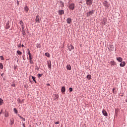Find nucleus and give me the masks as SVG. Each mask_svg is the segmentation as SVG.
Returning <instances> with one entry per match:
<instances>
[{"mask_svg":"<svg viewBox=\"0 0 127 127\" xmlns=\"http://www.w3.org/2000/svg\"><path fill=\"white\" fill-rule=\"evenodd\" d=\"M103 5H104L105 7H109V6H110L109 3L107 1H104L103 2Z\"/></svg>","mask_w":127,"mask_h":127,"instance_id":"20e7f679","label":"nucleus"},{"mask_svg":"<svg viewBox=\"0 0 127 127\" xmlns=\"http://www.w3.org/2000/svg\"><path fill=\"white\" fill-rule=\"evenodd\" d=\"M43 75V74H39H39L37 75V76H38V78H40V77H41Z\"/></svg>","mask_w":127,"mask_h":127,"instance_id":"72a5a7b5","label":"nucleus"},{"mask_svg":"<svg viewBox=\"0 0 127 127\" xmlns=\"http://www.w3.org/2000/svg\"><path fill=\"white\" fill-rule=\"evenodd\" d=\"M47 63H48V67L50 68V69H51V67H52L51 61H48L47 62Z\"/></svg>","mask_w":127,"mask_h":127,"instance_id":"9b49d317","label":"nucleus"},{"mask_svg":"<svg viewBox=\"0 0 127 127\" xmlns=\"http://www.w3.org/2000/svg\"><path fill=\"white\" fill-rule=\"evenodd\" d=\"M113 92L114 94H115V92H116V89L113 88Z\"/></svg>","mask_w":127,"mask_h":127,"instance_id":"ea45409f","label":"nucleus"},{"mask_svg":"<svg viewBox=\"0 0 127 127\" xmlns=\"http://www.w3.org/2000/svg\"><path fill=\"white\" fill-rule=\"evenodd\" d=\"M4 116L6 118H7V117H8V112H5V114H4Z\"/></svg>","mask_w":127,"mask_h":127,"instance_id":"bb28decb","label":"nucleus"},{"mask_svg":"<svg viewBox=\"0 0 127 127\" xmlns=\"http://www.w3.org/2000/svg\"><path fill=\"white\" fill-rule=\"evenodd\" d=\"M19 23L22 27V29H24V23H23V21H22V20H21L20 21Z\"/></svg>","mask_w":127,"mask_h":127,"instance_id":"423d86ee","label":"nucleus"},{"mask_svg":"<svg viewBox=\"0 0 127 127\" xmlns=\"http://www.w3.org/2000/svg\"><path fill=\"white\" fill-rule=\"evenodd\" d=\"M23 127H25V125L24 124H23Z\"/></svg>","mask_w":127,"mask_h":127,"instance_id":"c03bdc74","label":"nucleus"},{"mask_svg":"<svg viewBox=\"0 0 127 127\" xmlns=\"http://www.w3.org/2000/svg\"><path fill=\"white\" fill-rule=\"evenodd\" d=\"M6 28H7V29L9 28V23H7L6 24Z\"/></svg>","mask_w":127,"mask_h":127,"instance_id":"473e14b6","label":"nucleus"},{"mask_svg":"<svg viewBox=\"0 0 127 127\" xmlns=\"http://www.w3.org/2000/svg\"><path fill=\"white\" fill-rule=\"evenodd\" d=\"M14 112L15 114H17L18 112L17 111V109L16 108H14Z\"/></svg>","mask_w":127,"mask_h":127,"instance_id":"c756f323","label":"nucleus"},{"mask_svg":"<svg viewBox=\"0 0 127 127\" xmlns=\"http://www.w3.org/2000/svg\"><path fill=\"white\" fill-rule=\"evenodd\" d=\"M22 47H24V45H22Z\"/></svg>","mask_w":127,"mask_h":127,"instance_id":"a18cd8bd","label":"nucleus"},{"mask_svg":"<svg viewBox=\"0 0 127 127\" xmlns=\"http://www.w3.org/2000/svg\"><path fill=\"white\" fill-rule=\"evenodd\" d=\"M24 10L26 11V12H27L28 10H29V8H28V7H27V6H26L24 8Z\"/></svg>","mask_w":127,"mask_h":127,"instance_id":"f3484780","label":"nucleus"},{"mask_svg":"<svg viewBox=\"0 0 127 127\" xmlns=\"http://www.w3.org/2000/svg\"><path fill=\"white\" fill-rule=\"evenodd\" d=\"M45 55L47 56V57H48L49 58H50V54L46 53H45Z\"/></svg>","mask_w":127,"mask_h":127,"instance_id":"a878e982","label":"nucleus"},{"mask_svg":"<svg viewBox=\"0 0 127 127\" xmlns=\"http://www.w3.org/2000/svg\"><path fill=\"white\" fill-rule=\"evenodd\" d=\"M41 18L39 17V15H37L35 19V21L37 23H40Z\"/></svg>","mask_w":127,"mask_h":127,"instance_id":"f257e3e1","label":"nucleus"},{"mask_svg":"<svg viewBox=\"0 0 127 127\" xmlns=\"http://www.w3.org/2000/svg\"><path fill=\"white\" fill-rule=\"evenodd\" d=\"M106 22H107V18H104L101 22V23L102 24H103V25H105L106 24Z\"/></svg>","mask_w":127,"mask_h":127,"instance_id":"0eeeda50","label":"nucleus"},{"mask_svg":"<svg viewBox=\"0 0 127 127\" xmlns=\"http://www.w3.org/2000/svg\"><path fill=\"white\" fill-rule=\"evenodd\" d=\"M60 4H61V7H64V2H63V1H61L60 2Z\"/></svg>","mask_w":127,"mask_h":127,"instance_id":"aec40b11","label":"nucleus"},{"mask_svg":"<svg viewBox=\"0 0 127 127\" xmlns=\"http://www.w3.org/2000/svg\"><path fill=\"white\" fill-rule=\"evenodd\" d=\"M67 23H68V24H70L71 22H72V19L70 18H68L66 19Z\"/></svg>","mask_w":127,"mask_h":127,"instance_id":"ddd939ff","label":"nucleus"},{"mask_svg":"<svg viewBox=\"0 0 127 127\" xmlns=\"http://www.w3.org/2000/svg\"><path fill=\"white\" fill-rule=\"evenodd\" d=\"M66 68L67 69V70H71V65L70 64L67 65L66 66Z\"/></svg>","mask_w":127,"mask_h":127,"instance_id":"b1692460","label":"nucleus"},{"mask_svg":"<svg viewBox=\"0 0 127 127\" xmlns=\"http://www.w3.org/2000/svg\"><path fill=\"white\" fill-rule=\"evenodd\" d=\"M110 64H111V66H115V65H117V63H116L114 61H112L110 62Z\"/></svg>","mask_w":127,"mask_h":127,"instance_id":"9d476101","label":"nucleus"},{"mask_svg":"<svg viewBox=\"0 0 127 127\" xmlns=\"http://www.w3.org/2000/svg\"><path fill=\"white\" fill-rule=\"evenodd\" d=\"M47 86H50V84H49V83H48V84H47Z\"/></svg>","mask_w":127,"mask_h":127,"instance_id":"49530a36","label":"nucleus"},{"mask_svg":"<svg viewBox=\"0 0 127 127\" xmlns=\"http://www.w3.org/2000/svg\"><path fill=\"white\" fill-rule=\"evenodd\" d=\"M14 124V120L13 119H11L10 120V125H12Z\"/></svg>","mask_w":127,"mask_h":127,"instance_id":"412c9836","label":"nucleus"},{"mask_svg":"<svg viewBox=\"0 0 127 127\" xmlns=\"http://www.w3.org/2000/svg\"><path fill=\"white\" fill-rule=\"evenodd\" d=\"M102 114L103 116H105V117H108V113H107V111H106V110H103L102 111Z\"/></svg>","mask_w":127,"mask_h":127,"instance_id":"1a4fd4ad","label":"nucleus"},{"mask_svg":"<svg viewBox=\"0 0 127 127\" xmlns=\"http://www.w3.org/2000/svg\"><path fill=\"white\" fill-rule=\"evenodd\" d=\"M17 101H18V102H19V103H22V101H20V99H18Z\"/></svg>","mask_w":127,"mask_h":127,"instance_id":"58836bf2","label":"nucleus"},{"mask_svg":"<svg viewBox=\"0 0 127 127\" xmlns=\"http://www.w3.org/2000/svg\"><path fill=\"white\" fill-rule=\"evenodd\" d=\"M2 114V110H1V112H0V115H1Z\"/></svg>","mask_w":127,"mask_h":127,"instance_id":"37998d69","label":"nucleus"},{"mask_svg":"<svg viewBox=\"0 0 127 127\" xmlns=\"http://www.w3.org/2000/svg\"><path fill=\"white\" fill-rule=\"evenodd\" d=\"M18 47H21V44H19Z\"/></svg>","mask_w":127,"mask_h":127,"instance_id":"79ce46f5","label":"nucleus"},{"mask_svg":"<svg viewBox=\"0 0 127 127\" xmlns=\"http://www.w3.org/2000/svg\"><path fill=\"white\" fill-rule=\"evenodd\" d=\"M0 69H3V65L2 64L0 63Z\"/></svg>","mask_w":127,"mask_h":127,"instance_id":"c85d7f7f","label":"nucleus"},{"mask_svg":"<svg viewBox=\"0 0 127 127\" xmlns=\"http://www.w3.org/2000/svg\"><path fill=\"white\" fill-rule=\"evenodd\" d=\"M121 67H125L126 66V63L125 62H122L120 64Z\"/></svg>","mask_w":127,"mask_h":127,"instance_id":"2eb2a0df","label":"nucleus"},{"mask_svg":"<svg viewBox=\"0 0 127 127\" xmlns=\"http://www.w3.org/2000/svg\"><path fill=\"white\" fill-rule=\"evenodd\" d=\"M86 3L87 5H92L93 0H85Z\"/></svg>","mask_w":127,"mask_h":127,"instance_id":"7ed1b4c3","label":"nucleus"},{"mask_svg":"<svg viewBox=\"0 0 127 127\" xmlns=\"http://www.w3.org/2000/svg\"><path fill=\"white\" fill-rule=\"evenodd\" d=\"M117 60L119 62H123V58H122L121 57L117 58Z\"/></svg>","mask_w":127,"mask_h":127,"instance_id":"dca6fc26","label":"nucleus"},{"mask_svg":"<svg viewBox=\"0 0 127 127\" xmlns=\"http://www.w3.org/2000/svg\"><path fill=\"white\" fill-rule=\"evenodd\" d=\"M17 54H18L19 55H21V54H22V52H20V51H17Z\"/></svg>","mask_w":127,"mask_h":127,"instance_id":"cd10ccee","label":"nucleus"},{"mask_svg":"<svg viewBox=\"0 0 127 127\" xmlns=\"http://www.w3.org/2000/svg\"><path fill=\"white\" fill-rule=\"evenodd\" d=\"M32 78L33 79V80L34 81L35 83H36V80H35V77L34 76H32Z\"/></svg>","mask_w":127,"mask_h":127,"instance_id":"7c9ffc66","label":"nucleus"},{"mask_svg":"<svg viewBox=\"0 0 127 127\" xmlns=\"http://www.w3.org/2000/svg\"><path fill=\"white\" fill-rule=\"evenodd\" d=\"M94 14V10H91L86 13L87 16H90L91 15H92V14Z\"/></svg>","mask_w":127,"mask_h":127,"instance_id":"39448f33","label":"nucleus"},{"mask_svg":"<svg viewBox=\"0 0 127 127\" xmlns=\"http://www.w3.org/2000/svg\"><path fill=\"white\" fill-rule=\"evenodd\" d=\"M109 49L111 51H114V46L113 45L110 46Z\"/></svg>","mask_w":127,"mask_h":127,"instance_id":"4be33fe9","label":"nucleus"},{"mask_svg":"<svg viewBox=\"0 0 127 127\" xmlns=\"http://www.w3.org/2000/svg\"><path fill=\"white\" fill-rule=\"evenodd\" d=\"M41 47V46H40V44H38L37 45V48H40Z\"/></svg>","mask_w":127,"mask_h":127,"instance_id":"c9c22d12","label":"nucleus"},{"mask_svg":"<svg viewBox=\"0 0 127 127\" xmlns=\"http://www.w3.org/2000/svg\"><path fill=\"white\" fill-rule=\"evenodd\" d=\"M86 78H87V79H88V80H90L92 79V76H91L90 74H88V75H87Z\"/></svg>","mask_w":127,"mask_h":127,"instance_id":"a211bd4d","label":"nucleus"},{"mask_svg":"<svg viewBox=\"0 0 127 127\" xmlns=\"http://www.w3.org/2000/svg\"><path fill=\"white\" fill-rule=\"evenodd\" d=\"M1 60H4L3 57L2 56H0Z\"/></svg>","mask_w":127,"mask_h":127,"instance_id":"e433bc0d","label":"nucleus"},{"mask_svg":"<svg viewBox=\"0 0 127 127\" xmlns=\"http://www.w3.org/2000/svg\"><path fill=\"white\" fill-rule=\"evenodd\" d=\"M30 127H31V126H30Z\"/></svg>","mask_w":127,"mask_h":127,"instance_id":"de8ad7c7","label":"nucleus"},{"mask_svg":"<svg viewBox=\"0 0 127 127\" xmlns=\"http://www.w3.org/2000/svg\"><path fill=\"white\" fill-rule=\"evenodd\" d=\"M28 51L29 60H32V57L31 56V54L30 53V51H29V49H28Z\"/></svg>","mask_w":127,"mask_h":127,"instance_id":"6e6552de","label":"nucleus"},{"mask_svg":"<svg viewBox=\"0 0 127 127\" xmlns=\"http://www.w3.org/2000/svg\"><path fill=\"white\" fill-rule=\"evenodd\" d=\"M61 91L62 93H65V91H66V89L65 88V86H63L62 88Z\"/></svg>","mask_w":127,"mask_h":127,"instance_id":"6ab92c4d","label":"nucleus"},{"mask_svg":"<svg viewBox=\"0 0 127 127\" xmlns=\"http://www.w3.org/2000/svg\"><path fill=\"white\" fill-rule=\"evenodd\" d=\"M3 104V100L2 99L0 98V106H1Z\"/></svg>","mask_w":127,"mask_h":127,"instance_id":"5701e85b","label":"nucleus"},{"mask_svg":"<svg viewBox=\"0 0 127 127\" xmlns=\"http://www.w3.org/2000/svg\"><path fill=\"white\" fill-rule=\"evenodd\" d=\"M68 48L69 50V51H71L72 49H74V46H72V45H70L68 46Z\"/></svg>","mask_w":127,"mask_h":127,"instance_id":"f8f14e48","label":"nucleus"},{"mask_svg":"<svg viewBox=\"0 0 127 127\" xmlns=\"http://www.w3.org/2000/svg\"><path fill=\"white\" fill-rule=\"evenodd\" d=\"M59 14H60V15H62V14H64V10H60L59 11Z\"/></svg>","mask_w":127,"mask_h":127,"instance_id":"4468645a","label":"nucleus"},{"mask_svg":"<svg viewBox=\"0 0 127 127\" xmlns=\"http://www.w3.org/2000/svg\"><path fill=\"white\" fill-rule=\"evenodd\" d=\"M69 91L70 92H72L73 91V88H72V87H70L69 88Z\"/></svg>","mask_w":127,"mask_h":127,"instance_id":"f704fd0d","label":"nucleus"},{"mask_svg":"<svg viewBox=\"0 0 127 127\" xmlns=\"http://www.w3.org/2000/svg\"><path fill=\"white\" fill-rule=\"evenodd\" d=\"M59 121L56 122L55 123V125H59Z\"/></svg>","mask_w":127,"mask_h":127,"instance_id":"a19ab883","label":"nucleus"},{"mask_svg":"<svg viewBox=\"0 0 127 127\" xmlns=\"http://www.w3.org/2000/svg\"><path fill=\"white\" fill-rule=\"evenodd\" d=\"M30 63L31 64H33V62L32 61V60H30Z\"/></svg>","mask_w":127,"mask_h":127,"instance_id":"4c0bfd02","label":"nucleus"},{"mask_svg":"<svg viewBox=\"0 0 127 127\" xmlns=\"http://www.w3.org/2000/svg\"><path fill=\"white\" fill-rule=\"evenodd\" d=\"M22 31L23 35H25L26 34V33H25V31L24 30V28L22 29Z\"/></svg>","mask_w":127,"mask_h":127,"instance_id":"393cba45","label":"nucleus"},{"mask_svg":"<svg viewBox=\"0 0 127 127\" xmlns=\"http://www.w3.org/2000/svg\"><path fill=\"white\" fill-rule=\"evenodd\" d=\"M20 118H21L22 121H23V122H25V119L23 118V117H21V116H19Z\"/></svg>","mask_w":127,"mask_h":127,"instance_id":"2f4dec72","label":"nucleus"},{"mask_svg":"<svg viewBox=\"0 0 127 127\" xmlns=\"http://www.w3.org/2000/svg\"><path fill=\"white\" fill-rule=\"evenodd\" d=\"M74 7H75V4H74V3H70L68 5L69 9H71V10H74Z\"/></svg>","mask_w":127,"mask_h":127,"instance_id":"f03ea898","label":"nucleus"}]
</instances>
